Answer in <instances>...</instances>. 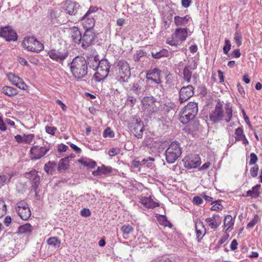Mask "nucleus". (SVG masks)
<instances>
[{
    "label": "nucleus",
    "instance_id": "c85d7f7f",
    "mask_svg": "<svg viewBox=\"0 0 262 262\" xmlns=\"http://www.w3.org/2000/svg\"><path fill=\"white\" fill-rule=\"evenodd\" d=\"M261 187L260 184H257L253 187L251 190H249L247 192V196L253 198H257L260 196V192L259 190Z\"/></svg>",
    "mask_w": 262,
    "mask_h": 262
},
{
    "label": "nucleus",
    "instance_id": "de8ad7c7",
    "mask_svg": "<svg viewBox=\"0 0 262 262\" xmlns=\"http://www.w3.org/2000/svg\"><path fill=\"white\" fill-rule=\"evenodd\" d=\"M259 218L257 214H255L252 220L247 224V228H253L258 222Z\"/></svg>",
    "mask_w": 262,
    "mask_h": 262
},
{
    "label": "nucleus",
    "instance_id": "a878e982",
    "mask_svg": "<svg viewBox=\"0 0 262 262\" xmlns=\"http://www.w3.org/2000/svg\"><path fill=\"white\" fill-rule=\"evenodd\" d=\"M234 225V219H233L231 215H227L224 219V226L228 227L226 230V233H229L233 229Z\"/></svg>",
    "mask_w": 262,
    "mask_h": 262
},
{
    "label": "nucleus",
    "instance_id": "f257e3e1",
    "mask_svg": "<svg viewBox=\"0 0 262 262\" xmlns=\"http://www.w3.org/2000/svg\"><path fill=\"white\" fill-rule=\"evenodd\" d=\"M71 72L77 79L85 77L88 73L87 62L82 56H77L69 63Z\"/></svg>",
    "mask_w": 262,
    "mask_h": 262
},
{
    "label": "nucleus",
    "instance_id": "7c9ffc66",
    "mask_svg": "<svg viewBox=\"0 0 262 262\" xmlns=\"http://www.w3.org/2000/svg\"><path fill=\"white\" fill-rule=\"evenodd\" d=\"M190 17L188 15H186L184 17H180L179 16H175L174 17V21L177 26H185L186 25Z\"/></svg>",
    "mask_w": 262,
    "mask_h": 262
},
{
    "label": "nucleus",
    "instance_id": "864d4df0",
    "mask_svg": "<svg viewBox=\"0 0 262 262\" xmlns=\"http://www.w3.org/2000/svg\"><path fill=\"white\" fill-rule=\"evenodd\" d=\"M231 49V44L229 40H225V46L223 48L224 53L227 54Z\"/></svg>",
    "mask_w": 262,
    "mask_h": 262
},
{
    "label": "nucleus",
    "instance_id": "5fc2aeb1",
    "mask_svg": "<svg viewBox=\"0 0 262 262\" xmlns=\"http://www.w3.org/2000/svg\"><path fill=\"white\" fill-rule=\"evenodd\" d=\"M250 160L249 161V164H250V165L255 164L258 160V158H257V156L253 152L250 154Z\"/></svg>",
    "mask_w": 262,
    "mask_h": 262
},
{
    "label": "nucleus",
    "instance_id": "338daca9",
    "mask_svg": "<svg viewBox=\"0 0 262 262\" xmlns=\"http://www.w3.org/2000/svg\"><path fill=\"white\" fill-rule=\"evenodd\" d=\"M191 2V0H182V6L184 8H188Z\"/></svg>",
    "mask_w": 262,
    "mask_h": 262
},
{
    "label": "nucleus",
    "instance_id": "f8f14e48",
    "mask_svg": "<svg viewBox=\"0 0 262 262\" xmlns=\"http://www.w3.org/2000/svg\"><path fill=\"white\" fill-rule=\"evenodd\" d=\"M194 88L191 84L184 86L179 91V101L183 103L194 95Z\"/></svg>",
    "mask_w": 262,
    "mask_h": 262
},
{
    "label": "nucleus",
    "instance_id": "20e7f679",
    "mask_svg": "<svg viewBox=\"0 0 262 262\" xmlns=\"http://www.w3.org/2000/svg\"><path fill=\"white\" fill-rule=\"evenodd\" d=\"M182 151L180 144L173 142L165 151L166 160L168 163H174L181 155Z\"/></svg>",
    "mask_w": 262,
    "mask_h": 262
},
{
    "label": "nucleus",
    "instance_id": "09e8293b",
    "mask_svg": "<svg viewBox=\"0 0 262 262\" xmlns=\"http://www.w3.org/2000/svg\"><path fill=\"white\" fill-rule=\"evenodd\" d=\"M103 136L104 138H113L114 137V133L111 130V128L107 127L103 133Z\"/></svg>",
    "mask_w": 262,
    "mask_h": 262
},
{
    "label": "nucleus",
    "instance_id": "c756f323",
    "mask_svg": "<svg viewBox=\"0 0 262 262\" xmlns=\"http://www.w3.org/2000/svg\"><path fill=\"white\" fill-rule=\"evenodd\" d=\"M33 230V227L30 224L26 223L23 225L20 226L18 228L17 233L18 234L30 233Z\"/></svg>",
    "mask_w": 262,
    "mask_h": 262
},
{
    "label": "nucleus",
    "instance_id": "1a4fd4ad",
    "mask_svg": "<svg viewBox=\"0 0 262 262\" xmlns=\"http://www.w3.org/2000/svg\"><path fill=\"white\" fill-rule=\"evenodd\" d=\"M48 55L51 59L62 65L63 61L68 56L69 52L64 49H52L48 52Z\"/></svg>",
    "mask_w": 262,
    "mask_h": 262
},
{
    "label": "nucleus",
    "instance_id": "423d86ee",
    "mask_svg": "<svg viewBox=\"0 0 262 262\" xmlns=\"http://www.w3.org/2000/svg\"><path fill=\"white\" fill-rule=\"evenodd\" d=\"M22 45L28 51L36 53L40 52L44 48L43 44L33 36L25 38Z\"/></svg>",
    "mask_w": 262,
    "mask_h": 262
},
{
    "label": "nucleus",
    "instance_id": "a211bd4d",
    "mask_svg": "<svg viewBox=\"0 0 262 262\" xmlns=\"http://www.w3.org/2000/svg\"><path fill=\"white\" fill-rule=\"evenodd\" d=\"M62 4L63 8L67 13L69 15H76L78 13L80 8V6L78 3L71 0H66Z\"/></svg>",
    "mask_w": 262,
    "mask_h": 262
},
{
    "label": "nucleus",
    "instance_id": "4468645a",
    "mask_svg": "<svg viewBox=\"0 0 262 262\" xmlns=\"http://www.w3.org/2000/svg\"><path fill=\"white\" fill-rule=\"evenodd\" d=\"M87 67L89 66L90 68L94 70H96L99 67L100 60L99 56L96 51H92L88 54L87 56Z\"/></svg>",
    "mask_w": 262,
    "mask_h": 262
},
{
    "label": "nucleus",
    "instance_id": "0e129e2a",
    "mask_svg": "<svg viewBox=\"0 0 262 262\" xmlns=\"http://www.w3.org/2000/svg\"><path fill=\"white\" fill-rule=\"evenodd\" d=\"M193 201L196 205H200L203 203L202 199L199 196H195L193 198Z\"/></svg>",
    "mask_w": 262,
    "mask_h": 262
},
{
    "label": "nucleus",
    "instance_id": "2f4dec72",
    "mask_svg": "<svg viewBox=\"0 0 262 262\" xmlns=\"http://www.w3.org/2000/svg\"><path fill=\"white\" fill-rule=\"evenodd\" d=\"M189 66H186L183 71V79L187 83L190 82L191 78L192 77V72Z\"/></svg>",
    "mask_w": 262,
    "mask_h": 262
},
{
    "label": "nucleus",
    "instance_id": "412c9836",
    "mask_svg": "<svg viewBox=\"0 0 262 262\" xmlns=\"http://www.w3.org/2000/svg\"><path fill=\"white\" fill-rule=\"evenodd\" d=\"M195 228L197 238L198 242H200L206 233V229L203 222L200 220H197L195 222Z\"/></svg>",
    "mask_w": 262,
    "mask_h": 262
},
{
    "label": "nucleus",
    "instance_id": "4c0bfd02",
    "mask_svg": "<svg viewBox=\"0 0 262 262\" xmlns=\"http://www.w3.org/2000/svg\"><path fill=\"white\" fill-rule=\"evenodd\" d=\"M158 221L160 225L164 227H169V228H171L172 226L171 223L167 220L165 215H160L158 217Z\"/></svg>",
    "mask_w": 262,
    "mask_h": 262
},
{
    "label": "nucleus",
    "instance_id": "473e14b6",
    "mask_svg": "<svg viewBox=\"0 0 262 262\" xmlns=\"http://www.w3.org/2000/svg\"><path fill=\"white\" fill-rule=\"evenodd\" d=\"M2 92L4 94L9 97L14 96L18 93V91L16 89L8 86H4L2 88Z\"/></svg>",
    "mask_w": 262,
    "mask_h": 262
},
{
    "label": "nucleus",
    "instance_id": "0eeeda50",
    "mask_svg": "<svg viewBox=\"0 0 262 262\" xmlns=\"http://www.w3.org/2000/svg\"><path fill=\"white\" fill-rule=\"evenodd\" d=\"M98 8L91 6L87 12L81 17V20L83 25L86 29H92L95 24L94 17Z\"/></svg>",
    "mask_w": 262,
    "mask_h": 262
},
{
    "label": "nucleus",
    "instance_id": "39448f33",
    "mask_svg": "<svg viewBox=\"0 0 262 262\" xmlns=\"http://www.w3.org/2000/svg\"><path fill=\"white\" fill-rule=\"evenodd\" d=\"M111 64L106 59L100 60L99 67L96 69V72L94 75V79L97 82H100L106 78L108 74Z\"/></svg>",
    "mask_w": 262,
    "mask_h": 262
},
{
    "label": "nucleus",
    "instance_id": "5701e85b",
    "mask_svg": "<svg viewBox=\"0 0 262 262\" xmlns=\"http://www.w3.org/2000/svg\"><path fill=\"white\" fill-rule=\"evenodd\" d=\"M140 202L144 206L148 209H153L159 206V203L154 201L151 196L142 198L140 199Z\"/></svg>",
    "mask_w": 262,
    "mask_h": 262
},
{
    "label": "nucleus",
    "instance_id": "052dcab7",
    "mask_svg": "<svg viewBox=\"0 0 262 262\" xmlns=\"http://www.w3.org/2000/svg\"><path fill=\"white\" fill-rule=\"evenodd\" d=\"M45 129L47 133L52 135H54L55 134V132L57 130L56 127L50 126H46Z\"/></svg>",
    "mask_w": 262,
    "mask_h": 262
},
{
    "label": "nucleus",
    "instance_id": "b1692460",
    "mask_svg": "<svg viewBox=\"0 0 262 262\" xmlns=\"http://www.w3.org/2000/svg\"><path fill=\"white\" fill-rule=\"evenodd\" d=\"M130 77V73L126 74V72H118L116 73V80L121 83L122 85H124L128 82V80Z\"/></svg>",
    "mask_w": 262,
    "mask_h": 262
},
{
    "label": "nucleus",
    "instance_id": "3c124183",
    "mask_svg": "<svg viewBox=\"0 0 262 262\" xmlns=\"http://www.w3.org/2000/svg\"><path fill=\"white\" fill-rule=\"evenodd\" d=\"M144 56V52L142 50L138 51L134 56V59L135 61H139L140 58Z\"/></svg>",
    "mask_w": 262,
    "mask_h": 262
},
{
    "label": "nucleus",
    "instance_id": "37998d69",
    "mask_svg": "<svg viewBox=\"0 0 262 262\" xmlns=\"http://www.w3.org/2000/svg\"><path fill=\"white\" fill-rule=\"evenodd\" d=\"M234 40L237 46H240L242 42V35L241 32H236L234 34Z\"/></svg>",
    "mask_w": 262,
    "mask_h": 262
},
{
    "label": "nucleus",
    "instance_id": "bf43d9fd",
    "mask_svg": "<svg viewBox=\"0 0 262 262\" xmlns=\"http://www.w3.org/2000/svg\"><path fill=\"white\" fill-rule=\"evenodd\" d=\"M223 208V206L219 203L218 202H214L213 205L211 207V210H219Z\"/></svg>",
    "mask_w": 262,
    "mask_h": 262
},
{
    "label": "nucleus",
    "instance_id": "ea45409f",
    "mask_svg": "<svg viewBox=\"0 0 262 262\" xmlns=\"http://www.w3.org/2000/svg\"><path fill=\"white\" fill-rule=\"evenodd\" d=\"M235 134L236 135V141H241L245 137V135L243 134V130L241 127H238L235 129Z\"/></svg>",
    "mask_w": 262,
    "mask_h": 262
},
{
    "label": "nucleus",
    "instance_id": "2eb2a0df",
    "mask_svg": "<svg viewBox=\"0 0 262 262\" xmlns=\"http://www.w3.org/2000/svg\"><path fill=\"white\" fill-rule=\"evenodd\" d=\"M157 103H159L152 96H146L141 100V103L143 107L152 112H155L157 111Z\"/></svg>",
    "mask_w": 262,
    "mask_h": 262
},
{
    "label": "nucleus",
    "instance_id": "4d7b16f0",
    "mask_svg": "<svg viewBox=\"0 0 262 262\" xmlns=\"http://www.w3.org/2000/svg\"><path fill=\"white\" fill-rule=\"evenodd\" d=\"M258 169V165H255L250 169V174L252 177H256L257 176Z\"/></svg>",
    "mask_w": 262,
    "mask_h": 262
},
{
    "label": "nucleus",
    "instance_id": "13d9d810",
    "mask_svg": "<svg viewBox=\"0 0 262 262\" xmlns=\"http://www.w3.org/2000/svg\"><path fill=\"white\" fill-rule=\"evenodd\" d=\"M141 86L138 83H134L132 90L133 92L136 94H139L141 91Z\"/></svg>",
    "mask_w": 262,
    "mask_h": 262
},
{
    "label": "nucleus",
    "instance_id": "6ab92c4d",
    "mask_svg": "<svg viewBox=\"0 0 262 262\" xmlns=\"http://www.w3.org/2000/svg\"><path fill=\"white\" fill-rule=\"evenodd\" d=\"M161 74V71L158 69L155 68L147 72L146 78L148 80L152 81L156 84H160L162 83Z\"/></svg>",
    "mask_w": 262,
    "mask_h": 262
},
{
    "label": "nucleus",
    "instance_id": "c9c22d12",
    "mask_svg": "<svg viewBox=\"0 0 262 262\" xmlns=\"http://www.w3.org/2000/svg\"><path fill=\"white\" fill-rule=\"evenodd\" d=\"M69 166L68 158L61 159L58 164V170L61 172L67 169Z\"/></svg>",
    "mask_w": 262,
    "mask_h": 262
},
{
    "label": "nucleus",
    "instance_id": "cd10ccee",
    "mask_svg": "<svg viewBox=\"0 0 262 262\" xmlns=\"http://www.w3.org/2000/svg\"><path fill=\"white\" fill-rule=\"evenodd\" d=\"M117 67H118V72H126V74L130 73V67L129 64L124 60H119L117 64Z\"/></svg>",
    "mask_w": 262,
    "mask_h": 262
},
{
    "label": "nucleus",
    "instance_id": "6e6d98bb",
    "mask_svg": "<svg viewBox=\"0 0 262 262\" xmlns=\"http://www.w3.org/2000/svg\"><path fill=\"white\" fill-rule=\"evenodd\" d=\"M120 151V149L119 148H112L108 151V155L111 157H113L118 154Z\"/></svg>",
    "mask_w": 262,
    "mask_h": 262
},
{
    "label": "nucleus",
    "instance_id": "f3484780",
    "mask_svg": "<svg viewBox=\"0 0 262 262\" xmlns=\"http://www.w3.org/2000/svg\"><path fill=\"white\" fill-rule=\"evenodd\" d=\"M0 36L5 38L7 41H15L17 39L16 33L9 26L1 28Z\"/></svg>",
    "mask_w": 262,
    "mask_h": 262
},
{
    "label": "nucleus",
    "instance_id": "7ed1b4c3",
    "mask_svg": "<svg viewBox=\"0 0 262 262\" xmlns=\"http://www.w3.org/2000/svg\"><path fill=\"white\" fill-rule=\"evenodd\" d=\"M198 111V104L194 102H189L182 111L180 121L183 124H187L194 118Z\"/></svg>",
    "mask_w": 262,
    "mask_h": 262
},
{
    "label": "nucleus",
    "instance_id": "c03bdc74",
    "mask_svg": "<svg viewBox=\"0 0 262 262\" xmlns=\"http://www.w3.org/2000/svg\"><path fill=\"white\" fill-rule=\"evenodd\" d=\"M34 135L32 134L24 135V143L30 144L34 140Z\"/></svg>",
    "mask_w": 262,
    "mask_h": 262
},
{
    "label": "nucleus",
    "instance_id": "680f3d73",
    "mask_svg": "<svg viewBox=\"0 0 262 262\" xmlns=\"http://www.w3.org/2000/svg\"><path fill=\"white\" fill-rule=\"evenodd\" d=\"M80 214L82 216L88 217L91 215V212L89 209L84 208L81 210Z\"/></svg>",
    "mask_w": 262,
    "mask_h": 262
},
{
    "label": "nucleus",
    "instance_id": "ddd939ff",
    "mask_svg": "<svg viewBox=\"0 0 262 262\" xmlns=\"http://www.w3.org/2000/svg\"><path fill=\"white\" fill-rule=\"evenodd\" d=\"M95 37L96 34L92 29H86L80 41L82 48L86 49L90 47L94 41Z\"/></svg>",
    "mask_w": 262,
    "mask_h": 262
},
{
    "label": "nucleus",
    "instance_id": "8fccbe9b",
    "mask_svg": "<svg viewBox=\"0 0 262 262\" xmlns=\"http://www.w3.org/2000/svg\"><path fill=\"white\" fill-rule=\"evenodd\" d=\"M11 178H12L11 175L9 176V178H8L5 175H4V174L1 175L0 176V185L3 186L5 184H7V183H8L10 181V179H11Z\"/></svg>",
    "mask_w": 262,
    "mask_h": 262
},
{
    "label": "nucleus",
    "instance_id": "393cba45",
    "mask_svg": "<svg viewBox=\"0 0 262 262\" xmlns=\"http://www.w3.org/2000/svg\"><path fill=\"white\" fill-rule=\"evenodd\" d=\"M71 37L74 42L79 43L81 40L82 36L79 29L74 27L71 29Z\"/></svg>",
    "mask_w": 262,
    "mask_h": 262
},
{
    "label": "nucleus",
    "instance_id": "bb28decb",
    "mask_svg": "<svg viewBox=\"0 0 262 262\" xmlns=\"http://www.w3.org/2000/svg\"><path fill=\"white\" fill-rule=\"evenodd\" d=\"M112 171L111 167H107L103 165L101 167H98L96 170L93 172V174L95 176H100L103 174H107Z\"/></svg>",
    "mask_w": 262,
    "mask_h": 262
},
{
    "label": "nucleus",
    "instance_id": "49530a36",
    "mask_svg": "<svg viewBox=\"0 0 262 262\" xmlns=\"http://www.w3.org/2000/svg\"><path fill=\"white\" fill-rule=\"evenodd\" d=\"M6 211L7 208L5 202L0 200V217H3L6 213Z\"/></svg>",
    "mask_w": 262,
    "mask_h": 262
},
{
    "label": "nucleus",
    "instance_id": "a19ab883",
    "mask_svg": "<svg viewBox=\"0 0 262 262\" xmlns=\"http://www.w3.org/2000/svg\"><path fill=\"white\" fill-rule=\"evenodd\" d=\"M56 165V163L55 162L49 161L47 164L45 165L44 169L48 173H51L53 168Z\"/></svg>",
    "mask_w": 262,
    "mask_h": 262
},
{
    "label": "nucleus",
    "instance_id": "69168bd1",
    "mask_svg": "<svg viewBox=\"0 0 262 262\" xmlns=\"http://www.w3.org/2000/svg\"><path fill=\"white\" fill-rule=\"evenodd\" d=\"M237 88L238 91L239 93H240V94L242 96H244V95L245 94V91L244 90V88L239 83H238L237 84Z\"/></svg>",
    "mask_w": 262,
    "mask_h": 262
},
{
    "label": "nucleus",
    "instance_id": "774afa93",
    "mask_svg": "<svg viewBox=\"0 0 262 262\" xmlns=\"http://www.w3.org/2000/svg\"><path fill=\"white\" fill-rule=\"evenodd\" d=\"M151 55H152V57L155 59H159V58L162 57L161 56L160 51L156 52H154L152 51L151 52Z\"/></svg>",
    "mask_w": 262,
    "mask_h": 262
},
{
    "label": "nucleus",
    "instance_id": "4be33fe9",
    "mask_svg": "<svg viewBox=\"0 0 262 262\" xmlns=\"http://www.w3.org/2000/svg\"><path fill=\"white\" fill-rule=\"evenodd\" d=\"M187 30L186 28L176 29L172 34L173 37L176 38L179 42L184 41L187 37Z\"/></svg>",
    "mask_w": 262,
    "mask_h": 262
},
{
    "label": "nucleus",
    "instance_id": "9d476101",
    "mask_svg": "<svg viewBox=\"0 0 262 262\" xmlns=\"http://www.w3.org/2000/svg\"><path fill=\"white\" fill-rule=\"evenodd\" d=\"M15 211L20 218L25 221L28 220L31 214L29 205L25 201L16 203Z\"/></svg>",
    "mask_w": 262,
    "mask_h": 262
},
{
    "label": "nucleus",
    "instance_id": "6e6552de",
    "mask_svg": "<svg viewBox=\"0 0 262 262\" xmlns=\"http://www.w3.org/2000/svg\"><path fill=\"white\" fill-rule=\"evenodd\" d=\"M49 150V145H45L43 146L34 145L30 150V158L32 160L39 159L43 157Z\"/></svg>",
    "mask_w": 262,
    "mask_h": 262
},
{
    "label": "nucleus",
    "instance_id": "72a5a7b5",
    "mask_svg": "<svg viewBox=\"0 0 262 262\" xmlns=\"http://www.w3.org/2000/svg\"><path fill=\"white\" fill-rule=\"evenodd\" d=\"M30 174H31L32 183H33L32 187L33 188V189L35 191H36V190L39 184L40 177L37 174V172L36 171H32L31 172Z\"/></svg>",
    "mask_w": 262,
    "mask_h": 262
},
{
    "label": "nucleus",
    "instance_id": "e2e57ef3",
    "mask_svg": "<svg viewBox=\"0 0 262 262\" xmlns=\"http://www.w3.org/2000/svg\"><path fill=\"white\" fill-rule=\"evenodd\" d=\"M229 236V235L227 233H226V234L222 236L219 241L218 245H221L223 244H224L228 239Z\"/></svg>",
    "mask_w": 262,
    "mask_h": 262
},
{
    "label": "nucleus",
    "instance_id": "603ef678",
    "mask_svg": "<svg viewBox=\"0 0 262 262\" xmlns=\"http://www.w3.org/2000/svg\"><path fill=\"white\" fill-rule=\"evenodd\" d=\"M60 13L58 10H52L50 11L49 17L51 19H55L59 17Z\"/></svg>",
    "mask_w": 262,
    "mask_h": 262
},
{
    "label": "nucleus",
    "instance_id": "9b49d317",
    "mask_svg": "<svg viewBox=\"0 0 262 262\" xmlns=\"http://www.w3.org/2000/svg\"><path fill=\"white\" fill-rule=\"evenodd\" d=\"M130 132L138 139L142 138L144 130L143 122L140 119H134L129 126Z\"/></svg>",
    "mask_w": 262,
    "mask_h": 262
},
{
    "label": "nucleus",
    "instance_id": "dca6fc26",
    "mask_svg": "<svg viewBox=\"0 0 262 262\" xmlns=\"http://www.w3.org/2000/svg\"><path fill=\"white\" fill-rule=\"evenodd\" d=\"M183 161L184 162V166L189 169L196 168L201 163V158L198 155L185 157Z\"/></svg>",
    "mask_w": 262,
    "mask_h": 262
},
{
    "label": "nucleus",
    "instance_id": "58836bf2",
    "mask_svg": "<svg viewBox=\"0 0 262 262\" xmlns=\"http://www.w3.org/2000/svg\"><path fill=\"white\" fill-rule=\"evenodd\" d=\"M78 162L84 166L91 168H93L96 166V163L91 160H84L83 159H79Z\"/></svg>",
    "mask_w": 262,
    "mask_h": 262
},
{
    "label": "nucleus",
    "instance_id": "f704fd0d",
    "mask_svg": "<svg viewBox=\"0 0 262 262\" xmlns=\"http://www.w3.org/2000/svg\"><path fill=\"white\" fill-rule=\"evenodd\" d=\"M217 216V215H216V216ZM215 217V216L214 215L211 217H207L205 220V221L208 224L209 226L211 229H216L221 224V221H220L219 223L216 222Z\"/></svg>",
    "mask_w": 262,
    "mask_h": 262
},
{
    "label": "nucleus",
    "instance_id": "79ce46f5",
    "mask_svg": "<svg viewBox=\"0 0 262 262\" xmlns=\"http://www.w3.org/2000/svg\"><path fill=\"white\" fill-rule=\"evenodd\" d=\"M121 230L124 234L128 235L133 232L134 229L131 226L127 225H123L121 228Z\"/></svg>",
    "mask_w": 262,
    "mask_h": 262
},
{
    "label": "nucleus",
    "instance_id": "aec40b11",
    "mask_svg": "<svg viewBox=\"0 0 262 262\" xmlns=\"http://www.w3.org/2000/svg\"><path fill=\"white\" fill-rule=\"evenodd\" d=\"M8 80L14 85L20 89L25 90L27 89V84L23 80L15 74L10 73L7 75Z\"/></svg>",
    "mask_w": 262,
    "mask_h": 262
},
{
    "label": "nucleus",
    "instance_id": "a18cd8bd",
    "mask_svg": "<svg viewBox=\"0 0 262 262\" xmlns=\"http://www.w3.org/2000/svg\"><path fill=\"white\" fill-rule=\"evenodd\" d=\"M166 43L170 46H177L179 45V41L178 40L171 36V37H169L166 40Z\"/></svg>",
    "mask_w": 262,
    "mask_h": 262
},
{
    "label": "nucleus",
    "instance_id": "f03ea898",
    "mask_svg": "<svg viewBox=\"0 0 262 262\" xmlns=\"http://www.w3.org/2000/svg\"><path fill=\"white\" fill-rule=\"evenodd\" d=\"M232 117V108L229 107V104H226V112L224 113L223 105L220 101L216 103L215 109L210 114L209 118L211 121L217 122L222 120L229 122Z\"/></svg>",
    "mask_w": 262,
    "mask_h": 262
},
{
    "label": "nucleus",
    "instance_id": "e433bc0d",
    "mask_svg": "<svg viewBox=\"0 0 262 262\" xmlns=\"http://www.w3.org/2000/svg\"><path fill=\"white\" fill-rule=\"evenodd\" d=\"M47 243L48 245L52 246L54 248L56 249L58 248L61 244V242L56 237H52L49 238L47 240Z\"/></svg>",
    "mask_w": 262,
    "mask_h": 262
}]
</instances>
